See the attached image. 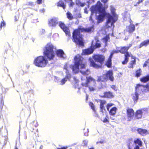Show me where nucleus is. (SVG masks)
<instances>
[{"mask_svg": "<svg viewBox=\"0 0 149 149\" xmlns=\"http://www.w3.org/2000/svg\"><path fill=\"white\" fill-rule=\"evenodd\" d=\"M149 44V41L148 40H145L142 42L139 46V48L142 47L143 46H147Z\"/></svg>", "mask_w": 149, "mask_h": 149, "instance_id": "obj_24", "label": "nucleus"}, {"mask_svg": "<svg viewBox=\"0 0 149 149\" xmlns=\"http://www.w3.org/2000/svg\"><path fill=\"white\" fill-rule=\"evenodd\" d=\"M149 80V75L143 77L142 78H141L140 81L141 82L146 83Z\"/></svg>", "mask_w": 149, "mask_h": 149, "instance_id": "obj_26", "label": "nucleus"}, {"mask_svg": "<svg viewBox=\"0 0 149 149\" xmlns=\"http://www.w3.org/2000/svg\"><path fill=\"white\" fill-rule=\"evenodd\" d=\"M93 58L96 62H99L100 63V65L96 64L92 58H89V60L91 65L96 68H99L102 65V62L104 60V57L101 55H96L93 56Z\"/></svg>", "mask_w": 149, "mask_h": 149, "instance_id": "obj_6", "label": "nucleus"}, {"mask_svg": "<svg viewBox=\"0 0 149 149\" xmlns=\"http://www.w3.org/2000/svg\"><path fill=\"white\" fill-rule=\"evenodd\" d=\"M105 7L106 8H107V7H106V6H105Z\"/></svg>", "mask_w": 149, "mask_h": 149, "instance_id": "obj_62", "label": "nucleus"}, {"mask_svg": "<svg viewBox=\"0 0 149 149\" xmlns=\"http://www.w3.org/2000/svg\"><path fill=\"white\" fill-rule=\"evenodd\" d=\"M89 105L91 107V109L93 110V111H95V106L91 102L89 103Z\"/></svg>", "mask_w": 149, "mask_h": 149, "instance_id": "obj_35", "label": "nucleus"}, {"mask_svg": "<svg viewBox=\"0 0 149 149\" xmlns=\"http://www.w3.org/2000/svg\"><path fill=\"white\" fill-rule=\"evenodd\" d=\"M110 119L111 120H114V119L113 118V117H110Z\"/></svg>", "mask_w": 149, "mask_h": 149, "instance_id": "obj_56", "label": "nucleus"}, {"mask_svg": "<svg viewBox=\"0 0 149 149\" xmlns=\"http://www.w3.org/2000/svg\"><path fill=\"white\" fill-rule=\"evenodd\" d=\"M15 149H18L17 147H15Z\"/></svg>", "mask_w": 149, "mask_h": 149, "instance_id": "obj_60", "label": "nucleus"}, {"mask_svg": "<svg viewBox=\"0 0 149 149\" xmlns=\"http://www.w3.org/2000/svg\"><path fill=\"white\" fill-rule=\"evenodd\" d=\"M95 42L94 41H93L92 42L91 48L83 50L82 54L83 55H86L91 54L93 52L94 49L100 47L101 44L99 43V41L96 38H95Z\"/></svg>", "mask_w": 149, "mask_h": 149, "instance_id": "obj_8", "label": "nucleus"}, {"mask_svg": "<svg viewBox=\"0 0 149 149\" xmlns=\"http://www.w3.org/2000/svg\"><path fill=\"white\" fill-rule=\"evenodd\" d=\"M108 120L106 118H104L103 120V122L104 123L107 122H108Z\"/></svg>", "mask_w": 149, "mask_h": 149, "instance_id": "obj_44", "label": "nucleus"}, {"mask_svg": "<svg viewBox=\"0 0 149 149\" xmlns=\"http://www.w3.org/2000/svg\"><path fill=\"white\" fill-rule=\"evenodd\" d=\"M148 112V109L144 108L141 109L137 110L135 113V117L137 119L141 118L143 114H145Z\"/></svg>", "mask_w": 149, "mask_h": 149, "instance_id": "obj_13", "label": "nucleus"}, {"mask_svg": "<svg viewBox=\"0 0 149 149\" xmlns=\"http://www.w3.org/2000/svg\"><path fill=\"white\" fill-rule=\"evenodd\" d=\"M104 97L107 98H112L113 97V95L112 93L110 92H106L104 93Z\"/></svg>", "mask_w": 149, "mask_h": 149, "instance_id": "obj_25", "label": "nucleus"}, {"mask_svg": "<svg viewBox=\"0 0 149 149\" xmlns=\"http://www.w3.org/2000/svg\"><path fill=\"white\" fill-rule=\"evenodd\" d=\"M138 25V24H136V25Z\"/></svg>", "mask_w": 149, "mask_h": 149, "instance_id": "obj_64", "label": "nucleus"}, {"mask_svg": "<svg viewBox=\"0 0 149 149\" xmlns=\"http://www.w3.org/2000/svg\"><path fill=\"white\" fill-rule=\"evenodd\" d=\"M67 17L69 19H71L73 18V16L72 14L70 12H68L67 13Z\"/></svg>", "mask_w": 149, "mask_h": 149, "instance_id": "obj_34", "label": "nucleus"}, {"mask_svg": "<svg viewBox=\"0 0 149 149\" xmlns=\"http://www.w3.org/2000/svg\"><path fill=\"white\" fill-rule=\"evenodd\" d=\"M60 27L63 29L65 33L67 36H70V33L68 29L65 26V24L61 22H58V24Z\"/></svg>", "mask_w": 149, "mask_h": 149, "instance_id": "obj_15", "label": "nucleus"}, {"mask_svg": "<svg viewBox=\"0 0 149 149\" xmlns=\"http://www.w3.org/2000/svg\"><path fill=\"white\" fill-rule=\"evenodd\" d=\"M114 79V78L113 76V72L112 70L108 71L106 73L102 76L98 77L97 79L98 81H106L108 80L113 81Z\"/></svg>", "mask_w": 149, "mask_h": 149, "instance_id": "obj_9", "label": "nucleus"}, {"mask_svg": "<svg viewBox=\"0 0 149 149\" xmlns=\"http://www.w3.org/2000/svg\"><path fill=\"white\" fill-rule=\"evenodd\" d=\"M94 30V26L92 25L91 26L86 29L83 28H79L78 29L74 30L72 33L73 41L80 46H84L83 36L81 34L80 32L84 31L87 32L93 31Z\"/></svg>", "mask_w": 149, "mask_h": 149, "instance_id": "obj_3", "label": "nucleus"}, {"mask_svg": "<svg viewBox=\"0 0 149 149\" xmlns=\"http://www.w3.org/2000/svg\"><path fill=\"white\" fill-rule=\"evenodd\" d=\"M29 4L30 5H32L33 4V3L32 2H29Z\"/></svg>", "mask_w": 149, "mask_h": 149, "instance_id": "obj_55", "label": "nucleus"}, {"mask_svg": "<svg viewBox=\"0 0 149 149\" xmlns=\"http://www.w3.org/2000/svg\"><path fill=\"white\" fill-rule=\"evenodd\" d=\"M56 49L51 43H48L45 46L44 54L49 60L53 59L55 57Z\"/></svg>", "mask_w": 149, "mask_h": 149, "instance_id": "obj_4", "label": "nucleus"}, {"mask_svg": "<svg viewBox=\"0 0 149 149\" xmlns=\"http://www.w3.org/2000/svg\"><path fill=\"white\" fill-rule=\"evenodd\" d=\"M108 0H101V1L102 2L105 3L108 1Z\"/></svg>", "mask_w": 149, "mask_h": 149, "instance_id": "obj_43", "label": "nucleus"}, {"mask_svg": "<svg viewBox=\"0 0 149 149\" xmlns=\"http://www.w3.org/2000/svg\"><path fill=\"white\" fill-rule=\"evenodd\" d=\"M143 0H141V1H139L137 2V3L139 4L140 3L142 2Z\"/></svg>", "mask_w": 149, "mask_h": 149, "instance_id": "obj_50", "label": "nucleus"}, {"mask_svg": "<svg viewBox=\"0 0 149 149\" xmlns=\"http://www.w3.org/2000/svg\"><path fill=\"white\" fill-rule=\"evenodd\" d=\"M57 6L62 7L63 9H64L65 7V5L64 4L63 2L62 1H60L57 3Z\"/></svg>", "mask_w": 149, "mask_h": 149, "instance_id": "obj_28", "label": "nucleus"}, {"mask_svg": "<svg viewBox=\"0 0 149 149\" xmlns=\"http://www.w3.org/2000/svg\"><path fill=\"white\" fill-rule=\"evenodd\" d=\"M89 149H94V148H90Z\"/></svg>", "mask_w": 149, "mask_h": 149, "instance_id": "obj_61", "label": "nucleus"}, {"mask_svg": "<svg viewBox=\"0 0 149 149\" xmlns=\"http://www.w3.org/2000/svg\"><path fill=\"white\" fill-rule=\"evenodd\" d=\"M131 58L132 59H134H134H135V57H134V56H131Z\"/></svg>", "mask_w": 149, "mask_h": 149, "instance_id": "obj_54", "label": "nucleus"}, {"mask_svg": "<svg viewBox=\"0 0 149 149\" xmlns=\"http://www.w3.org/2000/svg\"><path fill=\"white\" fill-rule=\"evenodd\" d=\"M106 103V102L104 100H100V109L102 110H105V107L104 105Z\"/></svg>", "mask_w": 149, "mask_h": 149, "instance_id": "obj_23", "label": "nucleus"}, {"mask_svg": "<svg viewBox=\"0 0 149 149\" xmlns=\"http://www.w3.org/2000/svg\"><path fill=\"white\" fill-rule=\"evenodd\" d=\"M6 23L3 20V21H2L0 24V31L1 30L3 26H6Z\"/></svg>", "mask_w": 149, "mask_h": 149, "instance_id": "obj_36", "label": "nucleus"}, {"mask_svg": "<svg viewBox=\"0 0 149 149\" xmlns=\"http://www.w3.org/2000/svg\"><path fill=\"white\" fill-rule=\"evenodd\" d=\"M40 11L41 13H43L45 11V10L44 9H42L40 10Z\"/></svg>", "mask_w": 149, "mask_h": 149, "instance_id": "obj_48", "label": "nucleus"}, {"mask_svg": "<svg viewBox=\"0 0 149 149\" xmlns=\"http://www.w3.org/2000/svg\"><path fill=\"white\" fill-rule=\"evenodd\" d=\"M106 51V48H103L102 49V51L103 52H105Z\"/></svg>", "mask_w": 149, "mask_h": 149, "instance_id": "obj_49", "label": "nucleus"}, {"mask_svg": "<svg viewBox=\"0 0 149 149\" xmlns=\"http://www.w3.org/2000/svg\"><path fill=\"white\" fill-rule=\"evenodd\" d=\"M134 143L136 146H138L139 147L142 146V141L139 139H137L136 140L134 141Z\"/></svg>", "mask_w": 149, "mask_h": 149, "instance_id": "obj_27", "label": "nucleus"}, {"mask_svg": "<svg viewBox=\"0 0 149 149\" xmlns=\"http://www.w3.org/2000/svg\"><path fill=\"white\" fill-rule=\"evenodd\" d=\"M117 110V108L115 107L112 108L110 111H109V114L112 116L114 115L116 113Z\"/></svg>", "mask_w": 149, "mask_h": 149, "instance_id": "obj_21", "label": "nucleus"}, {"mask_svg": "<svg viewBox=\"0 0 149 149\" xmlns=\"http://www.w3.org/2000/svg\"><path fill=\"white\" fill-rule=\"evenodd\" d=\"M141 70L140 69L137 70L136 72V76L137 77H140L141 74Z\"/></svg>", "mask_w": 149, "mask_h": 149, "instance_id": "obj_31", "label": "nucleus"}, {"mask_svg": "<svg viewBox=\"0 0 149 149\" xmlns=\"http://www.w3.org/2000/svg\"><path fill=\"white\" fill-rule=\"evenodd\" d=\"M1 104L2 106L3 107V102L2 101H1Z\"/></svg>", "mask_w": 149, "mask_h": 149, "instance_id": "obj_53", "label": "nucleus"}, {"mask_svg": "<svg viewBox=\"0 0 149 149\" xmlns=\"http://www.w3.org/2000/svg\"><path fill=\"white\" fill-rule=\"evenodd\" d=\"M58 19L56 17H53L49 20V25L51 26L55 27L58 24Z\"/></svg>", "mask_w": 149, "mask_h": 149, "instance_id": "obj_16", "label": "nucleus"}, {"mask_svg": "<svg viewBox=\"0 0 149 149\" xmlns=\"http://www.w3.org/2000/svg\"><path fill=\"white\" fill-rule=\"evenodd\" d=\"M131 21L130 22V24L128 26L126 27V30L129 32L130 33H132L135 30V26L134 25L132 24Z\"/></svg>", "mask_w": 149, "mask_h": 149, "instance_id": "obj_18", "label": "nucleus"}, {"mask_svg": "<svg viewBox=\"0 0 149 149\" xmlns=\"http://www.w3.org/2000/svg\"><path fill=\"white\" fill-rule=\"evenodd\" d=\"M128 149H131V148L130 147V144H128Z\"/></svg>", "mask_w": 149, "mask_h": 149, "instance_id": "obj_52", "label": "nucleus"}, {"mask_svg": "<svg viewBox=\"0 0 149 149\" xmlns=\"http://www.w3.org/2000/svg\"><path fill=\"white\" fill-rule=\"evenodd\" d=\"M139 94L140 93H139L138 92L135 91V93L134 94L132 95L133 96L132 98L134 101V102L135 101L136 102L138 100L139 95Z\"/></svg>", "mask_w": 149, "mask_h": 149, "instance_id": "obj_22", "label": "nucleus"}, {"mask_svg": "<svg viewBox=\"0 0 149 149\" xmlns=\"http://www.w3.org/2000/svg\"><path fill=\"white\" fill-rule=\"evenodd\" d=\"M135 59H134V60H132L130 63V65L129 66V67L131 68H133V65L135 63Z\"/></svg>", "mask_w": 149, "mask_h": 149, "instance_id": "obj_32", "label": "nucleus"}, {"mask_svg": "<svg viewBox=\"0 0 149 149\" xmlns=\"http://www.w3.org/2000/svg\"><path fill=\"white\" fill-rule=\"evenodd\" d=\"M104 143V141H97L96 142V144H98L99 143H101V144H102L103 143Z\"/></svg>", "mask_w": 149, "mask_h": 149, "instance_id": "obj_42", "label": "nucleus"}, {"mask_svg": "<svg viewBox=\"0 0 149 149\" xmlns=\"http://www.w3.org/2000/svg\"><path fill=\"white\" fill-rule=\"evenodd\" d=\"M88 141L87 140H84L83 141V144L84 146H87V145Z\"/></svg>", "mask_w": 149, "mask_h": 149, "instance_id": "obj_38", "label": "nucleus"}, {"mask_svg": "<svg viewBox=\"0 0 149 149\" xmlns=\"http://www.w3.org/2000/svg\"><path fill=\"white\" fill-rule=\"evenodd\" d=\"M91 14L89 18V20L92 23L93 22L92 16L93 13H95L98 22L100 23L103 21L104 17L106 16L107 18L106 23V26L108 27H114V23L117 20V16L115 13V9L112 6H110V10L112 15L111 16L109 13H107L105 9L103 8L102 4L100 1L97 2L95 6H92L90 8Z\"/></svg>", "mask_w": 149, "mask_h": 149, "instance_id": "obj_1", "label": "nucleus"}, {"mask_svg": "<svg viewBox=\"0 0 149 149\" xmlns=\"http://www.w3.org/2000/svg\"><path fill=\"white\" fill-rule=\"evenodd\" d=\"M85 8H87V9H88L89 8V6L88 5Z\"/></svg>", "mask_w": 149, "mask_h": 149, "instance_id": "obj_58", "label": "nucleus"}, {"mask_svg": "<svg viewBox=\"0 0 149 149\" xmlns=\"http://www.w3.org/2000/svg\"><path fill=\"white\" fill-rule=\"evenodd\" d=\"M139 37L138 36H137V38H139Z\"/></svg>", "mask_w": 149, "mask_h": 149, "instance_id": "obj_63", "label": "nucleus"}, {"mask_svg": "<svg viewBox=\"0 0 149 149\" xmlns=\"http://www.w3.org/2000/svg\"><path fill=\"white\" fill-rule=\"evenodd\" d=\"M114 105V104L112 103H108L107 105V109L108 111H109L110 107Z\"/></svg>", "mask_w": 149, "mask_h": 149, "instance_id": "obj_33", "label": "nucleus"}, {"mask_svg": "<svg viewBox=\"0 0 149 149\" xmlns=\"http://www.w3.org/2000/svg\"><path fill=\"white\" fill-rule=\"evenodd\" d=\"M76 4L77 5L81 7H83L85 5L84 3H82L79 0H76Z\"/></svg>", "mask_w": 149, "mask_h": 149, "instance_id": "obj_29", "label": "nucleus"}, {"mask_svg": "<svg viewBox=\"0 0 149 149\" xmlns=\"http://www.w3.org/2000/svg\"><path fill=\"white\" fill-rule=\"evenodd\" d=\"M74 3L73 2H72L70 3V6H72L74 4Z\"/></svg>", "mask_w": 149, "mask_h": 149, "instance_id": "obj_51", "label": "nucleus"}, {"mask_svg": "<svg viewBox=\"0 0 149 149\" xmlns=\"http://www.w3.org/2000/svg\"><path fill=\"white\" fill-rule=\"evenodd\" d=\"M83 58L79 55L76 56L74 58V65L71 66L70 68H72L73 72L74 74H76L79 71V65L81 69L80 72L82 74L84 75H88L90 74V70L86 68L85 64L83 61Z\"/></svg>", "mask_w": 149, "mask_h": 149, "instance_id": "obj_2", "label": "nucleus"}, {"mask_svg": "<svg viewBox=\"0 0 149 149\" xmlns=\"http://www.w3.org/2000/svg\"><path fill=\"white\" fill-rule=\"evenodd\" d=\"M63 68L65 70V71L66 73V76L63 78L60 81V84L63 85L64 84L68 79L71 78V75L69 73V71L68 70L67 65H65Z\"/></svg>", "mask_w": 149, "mask_h": 149, "instance_id": "obj_12", "label": "nucleus"}, {"mask_svg": "<svg viewBox=\"0 0 149 149\" xmlns=\"http://www.w3.org/2000/svg\"><path fill=\"white\" fill-rule=\"evenodd\" d=\"M78 91H77V93H79V94H80V91H79V88H78Z\"/></svg>", "mask_w": 149, "mask_h": 149, "instance_id": "obj_57", "label": "nucleus"}, {"mask_svg": "<svg viewBox=\"0 0 149 149\" xmlns=\"http://www.w3.org/2000/svg\"><path fill=\"white\" fill-rule=\"evenodd\" d=\"M138 132L142 136H145L148 134V132L146 130L139 128L137 130Z\"/></svg>", "mask_w": 149, "mask_h": 149, "instance_id": "obj_20", "label": "nucleus"}, {"mask_svg": "<svg viewBox=\"0 0 149 149\" xmlns=\"http://www.w3.org/2000/svg\"><path fill=\"white\" fill-rule=\"evenodd\" d=\"M86 81L82 84L83 86L88 87L90 91H94L97 89L95 80L91 76L86 77Z\"/></svg>", "mask_w": 149, "mask_h": 149, "instance_id": "obj_5", "label": "nucleus"}, {"mask_svg": "<svg viewBox=\"0 0 149 149\" xmlns=\"http://www.w3.org/2000/svg\"><path fill=\"white\" fill-rule=\"evenodd\" d=\"M48 61L44 56H40L34 59L33 63L36 66L41 68L45 67L48 63Z\"/></svg>", "mask_w": 149, "mask_h": 149, "instance_id": "obj_7", "label": "nucleus"}, {"mask_svg": "<svg viewBox=\"0 0 149 149\" xmlns=\"http://www.w3.org/2000/svg\"><path fill=\"white\" fill-rule=\"evenodd\" d=\"M41 2L42 0H37V3L39 4L41 3Z\"/></svg>", "mask_w": 149, "mask_h": 149, "instance_id": "obj_45", "label": "nucleus"}, {"mask_svg": "<svg viewBox=\"0 0 149 149\" xmlns=\"http://www.w3.org/2000/svg\"><path fill=\"white\" fill-rule=\"evenodd\" d=\"M45 33V30L43 29H42L40 31V33L41 35H42L44 34Z\"/></svg>", "mask_w": 149, "mask_h": 149, "instance_id": "obj_40", "label": "nucleus"}, {"mask_svg": "<svg viewBox=\"0 0 149 149\" xmlns=\"http://www.w3.org/2000/svg\"><path fill=\"white\" fill-rule=\"evenodd\" d=\"M57 56L61 58H65L66 57V55L63 51L61 49L57 50L56 52Z\"/></svg>", "mask_w": 149, "mask_h": 149, "instance_id": "obj_19", "label": "nucleus"}, {"mask_svg": "<svg viewBox=\"0 0 149 149\" xmlns=\"http://www.w3.org/2000/svg\"><path fill=\"white\" fill-rule=\"evenodd\" d=\"M111 88L113 89L115 91H117V88H116L115 85H112L111 87Z\"/></svg>", "mask_w": 149, "mask_h": 149, "instance_id": "obj_39", "label": "nucleus"}, {"mask_svg": "<svg viewBox=\"0 0 149 149\" xmlns=\"http://www.w3.org/2000/svg\"><path fill=\"white\" fill-rule=\"evenodd\" d=\"M149 63V59L147 60V61H146L143 65V67H146L148 64Z\"/></svg>", "mask_w": 149, "mask_h": 149, "instance_id": "obj_37", "label": "nucleus"}, {"mask_svg": "<svg viewBox=\"0 0 149 149\" xmlns=\"http://www.w3.org/2000/svg\"><path fill=\"white\" fill-rule=\"evenodd\" d=\"M131 46L132 45L131 44L128 47H122L121 48H120L119 52L123 54L126 53L125 54V60L122 62V63L123 65L125 64L128 62L129 60V57L130 56V54L127 51Z\"/></svg>", "mask_w": 149, "mask_h": 149, "instance_id": "obj_10", "label": "nucleus"}, {"mask_svg": "<svg viewBox=\"0 0 149 149\" xmlns=\"http://www.w3.org/2000/svg\"><path fill=\"white\" fill-rule=\"evenodd\" d=\"M127 112L128 120L130 121L133 117L134 111L132 109H128L127 110Z\"/></svg>", "mask_w": 149, "mask_h": 149, "instance_id": "obj_17", "label": "nucleus"}, {"mask_svg": "<svg viewBox=\"0 0 149 149\" xmlns=\"http://www.w3.org/2000/svg\"><path fill=\"white\" fill-rule=\"evenodd\" d=\"M109 39V37L108 36H106L103 39V42L104 43L105 46H107V42Z\"/></svg>", "mask_w": 149, "mask_h": 149, "instance_id": "obj_30", "label": "nucleus"}, {"mask_svg": "<svg viewBox=\"0 0 149 149\" xmlns=\"http://www.w3.org/2000/svg\"><path fill=\"white\" fill-rule=\"evenodd\" d=\"M87 132L86 133H84V135L85 136H88V129H87Z\"/></svg>", "mask_w": 149, "mask_h": 149, "instance_id": "obj_47", "label": "nucleus"}, {"mask_svg": "<svg viewBox=\"0 0 149 149\" xmlns=\"http://www.w3.org/2000/svg\"><path fill=\"white\" fill-rule=\"evenodd\" d=\"M58 149H66L65 148H58Z\"/></svg>", "mask_w": 149, "mask_h": 149, "instance_id": "obj_59", "label": "nucleus"}, {"mask_svg": "<svg viewBox=\"0 0 149 149\" xmlns=\"http://www.w3.org/2000/svg\"><path fill=\"white\" fill-rule=\"evenodd\" d=\"M135 91L140 94L143 92H146L149 91V83L145 86L140 84L137 85L136 87Z\"/></svg>", "mask_w": 149, "mask_h": 149, "instance_id": "obj_11", "label": "nucleus"}, {"mask_svg": "<svg viewBox=\"0 0 149 149\" xmlns=\"http://www.w3.org/2000/svg\"><path fill=\"white\" fill-rule=\"evenodd\" d=\"M87 10V8H85L84 9V12L85 13L87 14L88 13V11Z\"/></svg>", "mask_w": 149, "mask_h": 149, "instance_id": "obj_41", "label": "nucleus"}, {"mask_svg": "<svg viewBox=\"0 0 149 149\" xmlns=\"http://www.w3.org/2000/svg\"><path fill=\"white\" fill-rule=\"evenodd\" d=\"M119 47L117 48V50H113L112 52H111L110 55L106 63V64L108 67L109 68L111 66V58L112 56L114 53H118L119 52Z\"/></svg>", "mask_w": 149, "mask_h": 149, "instance_id": "obj_14", "label": "nucleus"}, {"mask_svg": "<svg viewBox=\"0 0 149 149\" xmlns=\"http://www.w3.org/2000/svg\"><path fill=\"white\" fill-rule=\"evenodd\" d=\"M33 123H36V124L34 125L35 127H37L38 126V124H37V121H33Z\"/></svg>", "mask_w": 149, "mask_h": 149, "instance_id": "obj_46", "label": "nucleus"}]
</instances>
